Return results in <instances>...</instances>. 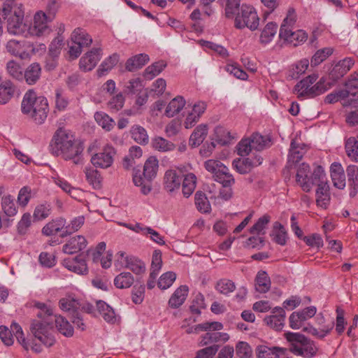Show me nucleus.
Segmentation results:
<instances>
[{
  "instance_id": "obj_35",
  "label": "nucleus",
  "mask_w": 358,
  "mask_h": 358,
  "mask_svg": "<svg viewBox=\"0 0 358 358\" xmlns=\"http://www.w3.org/2000/svg\"><path fill=\"white\" fill-rule=\"evenodd\" d=\"M184 177L182 190L184 196L189 197L194 191L196 185V177L192 173H187Z\"/></svg>"
},
{
  "instance_id": "obj_28",
  "label": "nucleus",
  "mask_w": 358,
  "mask_h": 358,
  "mask_svg": "<svg viewBox=\"0 0 358 358\" xmlns=\"http://www.w3.org/2000/svg\"><path fill=\"white\" fill-rule=\"evenodd\" d=\"M348 177L349 186L350 187V196L356 195L358 189V167L355 165H349L346 169Z\"/></svg>"
},
{
  "instance_id": "obj_6",
  "label": "nucleus",
  "mask_w": 358,
  "mask_h": 358,
  "mask_svg": "<svg viewBox=\"0 0 358 358\" xmlns=\"http://www.w3.org/2000/svg\"><path fill=\"white\" fill-rule=\"evenodd\" d=\"M53 319H36L30 325V331L34 338L46 347H51L55 343L53 332Z\"/></svg>"
},
{
  "instance_id": "obj_33",
  "label": "nucleus",
  "mask_w": 358,
  "mask_h": 358,
  "mask_svg": "<svg viewBox=\"0 0 358 358\" xmlns=\"http://www.w3.org/2000/svg\"><path fill=\"white\" fill-rule=\"evenodd\" d=\"M254 150L260 151L271 146V138L268 136H262L259 133H254L250 137Z\"/></svg>"
},
{
  "instance_id": "obj_62",
  "label": "nucleus",
  "mask_w": 358,
  "mask_h": 358,
  "mask_svg": "<svg viewBox=\"0 0 358 358\" xmlns=\"http://www.w3.org/2000/svg\"><path fill=\"white\" fill-rule=\"evenodd\" d=\"M345 90L339 91V95L341 97L349 96L350 94L355 93L354 90L358 91V78L355 77L350 78L345 83Z\"/></svg>"
},
{
  "instance_id": "obj_56",
  "label": "nucleus",
  "mask_w": 358,
  "mask_h": 358,
  "mask_svg": "<svg viewBox=\"0 0 358 358\" xmlns=\"http://www.w3.org/2000/svg\"><path fill=\"white\" fill-rule=\"evenodd\" d=\"M332 53L333 49L331 48H324L317 50L312 57L311 64L313 66L319 65Z\"/></svg>"
},
{
  "instance_id": "obj_51",
  "label": "nucleus",
  "mask_w": 358,
  "mask_h": 358,
  "mask_svg": "<svg viewBox=\"0 0 358 358\" xmlns=\"http://www.w3.org/2000/svg\"><path fill=\"white\" fill-rule=\"evenodd\" d=\"M296 20L297 15L295 9L294 8H289L287 10V15L280 26V31L294 29Z\"/></svg>"
},
{
  "instance_id": "obj_58",
  "label": "nucleus",
  "mask_w": 358,
  "mask_h": 358,
  "mask_svg": "<svg viewBox=\"0 0 358 358\" xmlns=\"http://www.w3.org/2000/svg\"><path fill=\"white\" fill-rule=\"evenodd\" d=\"M236 353L239 358H251L252 350L248 343L239 341L236 345Z\"/></svg>"
},
{
  "instance_id": "obj_19",
  "label": "nucleus",
  "mask_w": 358,
  "mask_h": 358,
  "mask_svg": "<svg viewBox=\"0 0 358 358\" xmlns=\"http://www.w3.org/2000/svg\"><path fill=\"white\" fill-rule=\"evenodd\" d=\"M87 245L86 238L83 236H75L71 238L63 245V252L66 254L73 255L84 250Z\"/></svg>"
},
{
  "instance_id": "obj_4",
  "label": "nucleus",
  "mask_w": 358,
  "mask_h": 358,
  "mask_svg": "<svg viewBox=\"0 0 358 358\" xmlns=\"http://www.w3.org/2000/svg\"><path fill=\"white\" fill-rule=\"evenodd\" d=\"M290 343V351L304 358H313L317 355L318 348L315 342L299 333L289 332L286 334Z\"/></svg>"
},
{
  "instance_id": "obj_40",
  "label": "nucleus",
  "mask_w": 358,
  "mask_h": 358,
  "mask_svg": "<svg viewBox=\"0 0 358 358\" xmlns=\"http://www.w3.org/2000/svg\"><path fill=\"white\" fill-rule=\"evenodd\" d=\"M94 119L98 124L107 131L112 130L115 124L113 118L101 111L94 114Z\"/></svg>"
},
{
  "instance_id": "obj_43",
  "label": "nucleus",
  "mask_w": 358,
  "mask_h": 358,
  "mask_svg": "<svg viewBox=\"0 0 358 358\" xmlns=\"http://www.w3.org/2000/svg\"><path fill=\"white\" fill-rule=\"evenodd\" d=\"M166 66V63L164 61H159L148 66L144 72V77L148 80H152L154 77L159 75Z\"/></svg>"
},
{
  "instance_id": "obj_50",
  "label": "nucleus",
  "mask_w": 358,
  "mask_h": 358,
  "mask_svg": "<svg viewBox=\"0 0 358 358\" xmlns=\"http://www.w3.org/2000/svg\"><path fill=\"white\" fill-rule=\"evenodd\" d=\"M308 60L302 59L298 62L289 73V77L292 79H297L301 75L303 74L308 67Z\"/></svg>"
},
{
  "instance_id": "obj_44",
  "label": "nucleus",
  "mask_w": 358,
  "mask_h": 358,
  "mask_svg": "<svg viewBox=\"0 0 358 358\" xmlns=\"http://www.w3.org/2000/svg\"><path fill=\"white\" fill-rule=\"evenodd\" d=\"M195 205L198 210L201 213H209L210 210V204L204 193L196 192L194 196Z\"/></svg>"
},
{
  "instance_id": "obj_21",
  "label": "nucleus",
  "mask_w": 358,
  "mask_h": 358,
  "mask_svg": "<svg viewBox=\"0 0 358 358\" xmlns=\"http://www.w3.org/2000/svg\"><path fill=\"white\" fill-rule=\"evenodd\" d=\"M306 151L307 148L305 144L297 143L295 141H292L288 155V166L298 163L302 159Z\"/></svg>"
},
{
  "instance_id": "obj_30",
  "label": "nucleus",
  "mask_w": 358,
  "mask_h": 358,
  "mask_svg": "<svg viewBox=\"0 0 358 358\" xmlns=\"http://www.w3.org/2000/svg\"><path fill=\"white\" fill-rule=\"evenodd\" d=\"M71 41L80 45L82 48L87 47L92 43L91 36L81 28L74 29L71 34Z\"/></svg>"
},
{
  "instance_id": "obj_39",
  "label": "nucleus",
  "mask_w": 358,
  "mask_h": 358,
  "mask_svg": "<svg viewBox=\"0 0 358 358\" xmlns=\"http://www.w3.org/2000/svg\"><path fill=\"white\" fill-rule=\"evenodd\" d=\"M134 282V278L129 272H122L114 279V285L119 289L129 288L133 285Z\"/></svg>"
},
{
  "instance_id": "obj_2",
  "label": "nucleus",
  "mask_w": 358,
  "mask_h": 358,
  "mask_svg": "<svg viewBox=\"0 0 358 358\" xmlns=\"http://www.w3.org/2000/svg\"><path fill=\"white\" fill-rule=\"evenodd\" d=\"M22 112L36 124L45 122L49 113L48 100L44 96H36V93L28 91L22 101Z\"/></svg>"
},
{
  "instance_id": "obj_7",
  "label": "nucleus",
  "mask_w": 358,
  "mask_h": 358,
  "mask_svg": "<svg viewBox=\"0 0 358 358\" xmlns=\"http://www.w3.org/2000/svg\"><path fill=\"white\" fill-rule=\"evenodd\" d=\"M205 169L213 175L214 180L221 183L224 187L232 186L235 180L229 173V169L221 162L208 159L204 163Z\"/></svg>"
},
{
  "instance_id": "obj_18",
  "label": "nucleus",
  "mask_w": 358,
  "mask_h": 358,
  "mask_svg": "<svg viewBox=\"0 0 358 358\" xmlns=\"http://www.w3.org/2000/svg\"><path fill=\"white\" fill-rule=\"evenodd\" d=\"M317 75L312 74L298 83L294 87V92L297 94L298 97L311 98V85L317 80Z\"/></svg>"
},
{
  "instance_id": "obj_13",
  "label": "nucleus",
  "mask_w": 358,
  "mask_h": 358,
  "mask_svg": "<svg viewBox=\"0 0 358 358\" xmlns=\"http://www.w3.org/2000/svg\"><path fill=\"white\" fill-rule=\"evenodd\" d=\"M279 36L280 38L293 46H298L303 43L308 38V34L301 29L296 31H294L293 29H285L280 31Z\"/></svg>"
},
{
  "instance_id": "obj_32",
  "label": "nucleus",
  "mask_w": 358,
  "mask_h": 358,
  "mask_svg": "<svg viewBox=\"0 0 358 358\" xmlns=\"http://www.w3.org/2000/svg\"><path fill=\"white\" fill-rule=\"evenodd\" d=\"M124 262L125 268L131 270L136 275H141L145 271V264L134 256H127Z\"/></svg>"
},
{
  "instance_id": "obj_54",
  "label": "nucleus",
  "mask_w": 358,
  "mask_h": 358,
  "mask_svg": "<svg viewBox=\"0 0 358 358\" xmlns=\"http://www.w3.org/2000/svg\"><path fill=\"white\" fill-rule=\"evenodd\" d=\"M51 213V206L48 203L38 205L34 211V217L36 220H42L47 218Z\"/></svg>"
},
{
  "instance_id": "obj_48",
  "label": "nucleus",
  "mask_w": 358,
  "mask_h": 358,
  "mask_svg": "<svg viewBox=\"0 0 358 358\" xmlns=\"http://www.w3.org/2000/svg\"><path fill=\"white\" fill-rule=\"evenodd\" d=\"M241 10V0H226L224 15L227 18H234Z\"/></svg>"
},
{
  "instance_id": "obj_22",
  "label": "nucleus",
  "mask_w": 358,
  "mask_h": 358,
  "mask_svg": "<svg viewBox=\"0 0 358 358\" xmlns=\"http://www.w3.org/2000/svg\"><path fill=\"white\" fill-rule=\"evenodd\" d=\"M331 177L334 187L340 189H343L345 187V175L340 164H331Z\"/></svg>"
},
{
  "instance_id": "obj_10",
  "label": "nucleus",
  "mask_w": 358,
  "mask_h": 358,
  "mask_svg": "<svg viewBox=\"0 0 358 358\" xmlns=\"http://www.w3.org/2000/svg\"><path fill=\"white\" fill-rule=\"evenodd\" d=\"M6 48L7 52L11 55L19 57L21 59L29 58L34 50L31 43L26 40H10L7 42Z\"/></svg>"
},
{
  "instance_id": "obj_61",
  "label": "nucleus",
  "mask_w": 358,
  "mask_h": 358,
  "mask_svg": "<svg viewBox=\"0 0 358 358\" xmlns=\"http://www.w3.org/2000/svg\"><path fill=\"white\" fill-rule=\"evenodd\" d=\"M1 206L4 213L9 217L17 213V210L10 196H6L2 198Z\"/></svg>"
},
{
  "instance_id": "obj_42",
  "label": "nucleus",
  "mask_w": 358,
  "mask_h": 358,
  "mask_svg": "<svg viewBox=\"0 0 358 358\" xmlns=\"http://www.w3.org/2000/svg\"><path fill=\"white\" fill-rule=\"evenodd\" d=\"M282 348L278 347L268 348L265 345H262L257 348V357L258 358H280L279 352H283Z\"/></svg>"
},
{
  "instance_id": "obj_20",
  "label": "nucleus",
  "mask_w": 358,
  "mask_h": 358,
  "mask_svg": "<svg viewBox=\"0 0 358 358\" xmlns=\"http://www.w3.org/2000/svg\"><path fill=\"white\" fill-rule=\"evenodd\" d=\"M310 169L308 164L302 163L297 169L296 176V182L301 187L303 191L308 192L311 189Z\"/></svg>"
},
{
  "instance_id": "obj_5",
  "label": "nucleus",
  "mask_w": 358,
  "mask_h": 358,
  "mask_svg": "<svg viewBox=\"0 0 358 358\" xmlns=\"http://www.w3.org/2000/svg\"><path fill=\"white\" fill-rule=\"evenodd\" d=\"M158 160L155 157H149L145 162L143 176L140 171L133 175V182L136 186L141 187V192L146 195L152 189V180L157 176Z\"/></svg>"
},
{
  "instance_id": "obj_64",
  "label": "nucleus",
  "mask_w": 358,
  "mask_h": 358,
  "mask_svg": "<svg viewBox=\"0 0 358 358\" xmlns=\"http://www.w3.org/2000/svg\"><path fill=\"white\" fill-rule=\"evenodd\" d=\"M218 349L219 346L217 345L206 347L198 350L194 358H213Z\"/></svg>"
},
{
  "instance_id": "obj_16",
  "label": "nucleus",
  "mask_w": 358,
  "mask_h": 358,
  "mask_svg": "<svg viewBox=\"0 0 358 358\" xmlns=\"http://www.w3.org/2000/svg\"><path fill=\"white\" fill-rule=\"evenodd\" d=\"M182 177L176 170H167L164 177V189L170 193L178 190L181 185Z\"/></svg>"
},
{
  "instance_id": "obj_52",
  "label": "nucleus",
  "mask_w": 358,
  "mask_h": 358,
  "mask_svg": "<svg viewBox=\"0 0 358 358\" xmlns=\"http://www.w3.org/2000/svg\"><path fill=\"white\" fill-rule=\"evenodd\" d=\"M233 166L241 174L248 173L253 169L250 158L235 159Z\"/></svg>"
},
{
  "instance_id": "obj_26",
  "label": "nucleus",
  "mask_w": 358,
  "mask_h": 358,
  "mask_svg": "<svg viewBox=\"0 0 358 358\" xmlns=\"http://www.w3.org/2000/svg\"><path fill=\"white\" fill-rule=\"evenodd\" d=\"M271 280L266 271L257 273L255 278V289L259 293H266L271 288Z\"/></svg>"
},
{
  "instance_id": "obj_9",
  "label": "nucleus",
  "mask_w": 358,
  "mask_h": 358,
  "mask_svg": "<svg viewBox=\"0 0 358 358\" xmlns=\"http://www.w3.org/2000/svg\"><path fill=\"white\" fill-rule=\"evenodd\" d=\"M59 306L62 310L68 311L71 314V322L81 331L85 329V324L79 313L80 301L72 296H66L59 300Z\"/></svg>"
},
{
  "instance_id": "obj_23",
  "label": "nucleus",
  "mask_w": 358,
  "mask_h": 358,
  "mask_svg": "<svg viewBox=\"0 0 358 358\" xmlns=\"http://www.w3.org/2000/svg\"><path fill=\"white\" fill-rule=\"evenodd\" d=\"M330 194L329 186L327 182H322L318 185L316 189V203L317 205L324 209H326L329 204Z\"/></svg>"
},
{
  "instance_id": "obj_60",
  "label": "nucleus",
  "mask_w": 358,
  "mask_h": 358,
  "mask_svg": "<svg viewBox=\"0 0 358 358\" xmlns=\"http://www.w3.org/2000/svg\"><path fill=\"white\" fill-rule=\"evenodd\" d=\"M215 289L221 294H228L234 291L236 286L231 280L222 279L217 282Z\"/></svg>"
},
{
  "instance_id": "obj_14",
  "label": "nucleus",
  "mask_w": 358,
  "mask_h": 358,
  "mask_svg": "<svg viewBox=\"0 0 358 358\" xmlns=\"http://www.w3.org/2000/svg\"><path fill=\"white\" fill-rule=\"evenodd\" d=\"M62 264L68 270L78 274L85 275L88 273V268L83 254L74 258L64 259Z\"/></svg>"
},
{
  "instance_id": "obj_47",
  "label": "nucleus",
  "mask_w": 358,
  "mask_h": 358,
  "mask_svg": "<svg viewBox=\"0 0 358 358\" xmlns=\"http://www.w3.org/2000/svg\"><path fill=\"white\" fill-rule=\"evenodd\" d=\"M119 55L113 54L105 59L97 70L99 76H104L109 70L112 69L118 62Z\"/></svg>"
},
{
  "instance_id": "obj_59",
  "label": "nucleus",
  "mask_w": 358,
  "mask_h": 358,
  "mask_svg": "<svg viewBox=\"0 0 358 358\" xmlns=\"http://www.w3.org/2000/svg\"><path fill=\"white\" fill-rule=\"evenodd\" d=\"M176 274L172 271H169L163 275L159 279L158 287L162 289H166L170 287L176 280Z\"/></svg>"
},
{
  "instance_id": "obj_8",
  "label": "nucleus",
  "mask_w": 358,
  "mask_h": 358,
  "mask_svg": "<svg viewBox=\"0 0 358 358\" xmlns=\"http://www.w3.org/2000/svg\"><path fill=\"white\" fill-rule=\"evenodd\" d=\"M234 17V26L237 29H242L248 27L255 31L259 27V19L255 9L247 4H243L241 6L240 12Z\"/></svg>"
},
{
  "instance_id": "obj_3",
  "label": "nucleus",
  "mask_w": 358,
  "mask_h": 358,
  "mask_svg": "<svg viewBox=\"0 0 358 358\" xmlns=\"http://www.w3.org/2000/svg\"><path fill=\"white\" fill-rule=\"evenodd\" d=\"M4 19H7L8 31L13 35L24 33L26 25L23 23L24 13L20 6H17L13 0H7L2 7Z\"/></svg>"
},
{
  "instance_id": "obj_63",
  "label": "nucleus",
  "mask_w": 358,
  "mask_h": 358,
  "mask_svg": "<svg viewBox=\"0 0 358 358\" xmlns=\"http://www.w3.org/2000/svg\"><path fill=\"white\" fill-rule=\"evenodd\" d=\"M86 178L87 181L95 188L100 187V174L98 171L92 168H85V170Z\"/></svg>"
},
{
  "instance_id": "obj_49",
  "label": "nucleus",
  "mask_w": 358,
  "mask_h": 358,
  "mask_svg": "<svg viewBox=\"0 0 358 358\" xmlns=\"http://www.w3.org/2000/svg\"><path fill=\"white\" fill-rule=\"evenodd\" d=\"M345 151L350 158L355 162L358 161V138H349L345 143Z\"/></svg>"
},
{
  "instance_id": "obj_55",
  "label": "nucleus",
  "mask_w": 358,
  "mask_h": 358,
  "mask_svg": "<svg viewBox=\"0 0 358 358\" xmlns=\"http://www.w3.org/2000/svg\"><path fill=\"white\" fill-rule=\"evenodd\" d=\"M270 221L271 217L267 214L264 215L259 217L257 222L251 227L250 233L258 234L262 233V234H264V231H263L266 229Z\"/></svg>"
},
{
  "instance_id": "obj_34",
  "label": "nucleus",
  "mask_w": 358,
  "mask_h": 358,
  "mask_svg": "<svg viewBox=\"0 0 358 358\" xmlns=\"http://www.w3.org/2000/svg\"><path fill=\"white\" fill-rule=\"evenodd\" d=\"M185 100L182 96H178L173 99L168 104L165 114L167 117H173L178 113L185 106Z\"/></svg>"
},
{
  "instance_id": "obj_1",
  "label": "nucleus",
  "mask_w": 358,
  "mask_h": 358,
  "mask_svg": "<svg viewBox=\"0 0 358 358\" xmlns=\"http://www.w3.org/2000/svg\"><path fill=\"white\" fill-rule=\"evenodd\" d=\"M53 140V149L57 156H61L65 160H72L74 164L83 163V143L71 131L59 128L56 131Z\"/></svg>"
},
{
  "instance_id": "obj_46",
  "label": "nucleus",
  "mask_w": 358,
  "mask_h": 358,
  "mask_svg": "<svg viewBox=\"0 0 358 358\" xmlns=\"http://www.w3.org/2000/svg\"><path fill=\"white\" fill-rule=\"evenodd\" d=\"M6 71L8 74L14 79L21 80L24 79L23 71L20 65L15 62L10 60L6 64Z\"/></svg>"
},
{
  "instance_id": "obj_25",
  "label": "nucleus",
  "mask_w": 358,
  "mask_h": 358,
  "mask_svg": "<svg viewBox=\"0 0 358 358\" xmlns=\"http://www.w3.org/2000/svg\"><path fill=\"white\" fill-rule=\"evenodd\" d=\"M149 61L146 54H138L127 59L125 68L129 71H134L142 68Z\"/></svg>"
},
{
  "instance_id": "obj_38",
  "label": "nucleus",
  "mask_w": 358,
  "mask_h": 358,
  "mask_svg": "<svg viewBox=\"0 0 358 358\" xmlns=\"http://www.w3.org/2000/svg\"><path fill=\"white\" fill-rule=\"evenodd\" d=\"M58 331L64 336L71 337L73 334V328L69 321L61 315H55L53 320Z\"/></svg>"
},
{
  "instance_id": "obj_17",
  "label": "nucleus",
  "mask_w": 358,
  "mask_h": 358,
  "mask_svg": "<svg viewBox=\"0 0 358 358\" xmlns=\"http://www.w3.org/2000/svg\"><path fill=\"white\" fill-rule=\"evenodd\" d=\"M273 315L266 316L264 321L266 324L275 330H281L285 324V312L281 307L273 308Z\"/></svg>"
},
{
  "instance_id": "obj_15",
  "label": "nucleus",
  "mask_w": 358,
  "mask_h": 358,
  "mask_svg": "<svg viewBox=\"0 0 358 358\" xmlns=\"http://www.w3.org/2000/svg\"><path fill=\"white\" fill-rule=\"evenodd\" d=\"M101 50L100 48H93L80 58L79 62L80 69L84 71H92L101 59Z\"/></svg>"
},
{
  "instance_id": "obj_24",
  "label": "nucleus",
  "mask_w": 358,
  "mask_h": 358,
  "mask_svg": "<svg viewBox=\"0 0 358 358\" xmlns=\"http://www.w3.org/2000/svg\"><path fill=\"white\" fill-rule=\"evenodd\" d=\"M189 289L186 285H181L176 289L174 293L171 295L169 305L173 308L180 307L185 301Z\"/></svg>"
},
{
  "instance_id": "obj_37",
  "label": "nucleus",
  "mask_w": 358,
  "mask_h": 358,
  "mask_svg": "<svg viewBox=\"0 0 358 358\" xmlns=\"http://www.w3.org/2000/svg\"><path fill=\"white\" fill-rule=\"evenodd\" d=\"M271 236H273V240L276 243L280 245H285L286 244L287 234L283 225L280 222H274Z\"/></svg>"
},
{
  "instance_id": "obj_27",
  "label": "nucleus",
  "mask_w": 358,
  "mask_h": 358,
  "mask_svg": "<svg viewBox=\"0 0 358 358\" xmlns=\"http://www.w3.org/2000/svg\"><path fill=\"white\" fill-rule=\"evenodd\" d=\"M65 224L66 221L62 217L52 220L43 227L42 233L48 236L55 235L62 231L64 228Z\"/></svg>"
},
{
  "instance_id": "obj_57",
  "label": "nucleus",
  "mask_w": 358,
  "mask_h": 358,
  "mask_svg": "<svg viewBox=\"0 0 358 358\" xmlns=\"http://www.w3.org/2000/svg\"><path fill=\"white\" fill-rule=\"evenodd\" d=\"M31 225V215L29 213H24L17 223V229L20 235H24L27 233Z\"/></svg>"
},
{
  "instance_id": "obj_29",
  "label": "nucleus",
  "mask_w": 358,
  "mask_h": 358,
  "mask_svg": "<svg viewBox=\"0 0 358 358\" xmlns=\"http://www.w3.org/2000/svg\"><path fill=\"white\" fill-rule=\"evenodd\" d=\"M41 73V68L39 64L33 63L29 65L24 74V78L29 85L35 84L39 79Z\"/></svg>"
},
{
  "instance_id": "obj_11",
  "label": "nucleus",
  "mask_w": 358,
  "mask_h": 358,
  "mask_svg": "<svg viewBox=\"0 0 358 358\" xmlns=\"http://www.w3.org/2000/svg\"><path fill=\"white\" fill-rule=\"evenodd\" d=\"M55 13H49L48 16L43 12L36 13L34 17V23L28 28V34L30 36H41L49 33L47 21L48 19H53Z\"/></svg>"
},
{
  "instance_id": "obj_41",
  "label": "nucleus",
  "mask_w": 358,
  "mask_h": 358,
  "mask_svg": "<svg viewBox=\"0 0 358 358\" xmlns=\"http://www.w3.org/2000/svg\"><path fill=\"white\" fill-rule=\"evenodd\" d=\"M278 25L274 22H268L262 31L260 42L262 44H267L271 41L276 34Z\"/></svg>"
},
{
  "instance_id": "obj_36",
  "label": "nucleus",
  "mask_w": 358,
  "mask_h": 358,
  "mask_svg": "<svg viewBox=\"0 0 358 358\" xmlns=\"http://www.w3.org/2000/svg\"><path fill=\"white\" fill-rule=\"evenodd\" d=\"M96 308L104 320L107 322L114 323L116 321V316L114 310L104 301H97Z\"/></svg>"
},
{
  "instance_id": "obj_31",
  "label": "nucleus",
  "mask_w": 358,
  "mask_h": 358,
  "mask_svg": "<svg viewBox=\"0 0 358 358\" xmlns=\"http://www.w3.org/2000/svg\"><path fill=\"white\" fill-rule=\"evenodd\" d=\"M208 134V128L206 124H200L196 127L189 138V144L196 147L201 144Z\"/></svg>"
},
{
  "instance_id": "obj_12",
  "label": "nucleus",
  "mask_w": 358,
  "mask_h": 358,
  "mask_svg": "<svg viewBox=\"0 0 358 358\" xmlns=\"http://www.w3.org/2000/svg\"><path fill=\"white\" fill-rule=\"evenodd\" d=\"M115 155V148L107 145L101 151L92 155L90 161L96 168L107 169L113 164Z\"/></svg>"
},
{
  "instance_id": "obj_53",
  "label": "nucleus",
  "mask_w": 358,
  "mask_h": 358,
  "mask_svg": "<svg viewBox=\"0 0 358 358\" xmlns=\"http://www.w3.org/2000/svg\"><path fill=\"white\" fill-rule=\"evenodd\" d=\"M152 145L154 149L159 152H167L173 150L174 145L162 137H156L152 140Z\"/></svg>"
},
{
  "instance_id": "obj_45",
  "label": "nucleus",
  "mask_w": 358,
  "mask_h": 358,
  "mask_svg": "<svg viewBox=\"0 0 358 358\" xmlns=\"http://www.w3.org/2000/svg\"><path fill=\"white\" fill-rule=\"evenodd\" d=\"M131 134L134 140L138 143L147 144L148 143V135L146 130L139 125H134L131 127Z\"/></svg>"
}]
</instances>
